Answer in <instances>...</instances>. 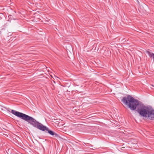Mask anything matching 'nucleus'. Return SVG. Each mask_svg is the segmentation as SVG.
<instances>
[{"mask_svg":"<svg viewBox=\"0 0 154 154\" xmlns=\"http://www.w3.org/2000/svg\"><path fill=\"white\" fill-rule=\"evenodd\" d=\"M121 101L131 110H134L137 108L138 112L142 116L147 117L150 120H154V109L144 106L141 102L130 95L123 97Z\"/></svg>","mask_w":154,"mask_h":154,"instance_id":"1","label":"nucleus"},{"mask_svg":"<svg viewBox=\"0 0 154 154\" xmlns=\"http://www.w3.org/2000/svg\"><path fill=\"white\" fill-rule=\"evenodd\" d=\"M11 113L16 116L28 122L33 127L41 131H45L47 130L48 128L47 127L37 121L32 117L13 109L11 110Z\"/></svg>","mask_w":154,"mask_h":154,"instance_id":"2","label":"nucleus"},{"mask_svg":"<svg viewBox=\"0 0 154 154\" xmlns=\"http://www.w3.org/2000/svg\"><path fill=\"white\" fill-rule=\"evenodd\" d=\"M46 131H48V132L49 134L54 137H59V135L57 134L54 132V131L49 130L48 128L47 130Z\"/></svg>","mask_w":154,"mask_h":154,"instance_id":"3","label":"nucleus"},{"mask_svg":"<svg viewBox=\"0 0 154 154\" xmlns=\"http://www.w3.org/2000/svg\"><path fill=\"white\" fill-rule=\"evenodd\" d=\"M146 53L150 57H152L153 59H154V53L148 51H146Z\"/></svg>","mask_w":154,"mask_h":154,"instance_id":"4","label":"nucleus"},{"mask_svg":"<svg viewBox=\"0 0 154 154\" xmlns=\"http://www.w3.org/2000/svg\"><path fill=\"white\" fill-rule=\"evenodd\" d=\"M136 1H137V4H138V5H139L140 4V2H139V1H138V0H136Z\"/></svg>","mask_w":154,"mask_h":154,"instance_id":"5","label":"nucleus"},{"mask_svg":"<svg viewBox=\"0 0 154 154\" xmlns=\"http://www.w3.org/2000/svg\"><path fill=\"white\" fill-rule=\"evenodd\" d=\"M7 109V110L8 111H9V112H10V111L9 110H11V109Z\"/></svg>","mask_w":154,"mask_h":154,"instance_id":"6","label":"nucleus"},{"mask_svg":"<svg viewBox=\"0 0 154 154\" xmlns=\"http://www.w3.org/2000/svg\"><path fill=\"white\" fill-rule=\"evenodd\" d=\"M152 86L153 87H154V85H152Z\"/></svg>","mask_w":154,"mask_h":154,"instance_id":"7","label":"nucleus"}]
</instances>
